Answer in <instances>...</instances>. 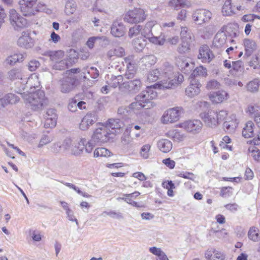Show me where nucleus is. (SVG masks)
Instances as JSON below:
<instances>
[{
	"mask_svg": "<svg viewBox=\"0 0 260 260\" xmlns=\"http://www.w3.org/2000/svg\"><path fill=\"white\" fill-rule=\"evenodd\" d=\"M178 176L180 177H182L185 179H189L192 181H194L195 179L194 175L191 172H181L179 173L178 175Z\"/></svg>",
	"mask_w": 260,
	"mask_h": 260,
	"instance_id": "obj_63",
	"label": "nucleus"
},
{
	"mask_svg": "<svg viewBox=\"0 0 260 260\" xmlns=\"http://www.w3.org/2000/svg\"><path fill=\"white\" fill-rule=\"evenodd\" d=\"M185 5V0H171L169 2V6L176 9L184 7Z\"/></svg>",
	"mask_w": 260,
	"mask_h": 260,
	"instance_id": "obj_56",
	"label": "nucleus"
},
{
	"mask_svg": "<svg viewBox=\"0 0 260 260\" xmlns=\"http://www.w3.org/2000/svg\"><path fill=\"white\" fill-rule=\"evenodd\" d=\"M93 141L94 140L92 139L88 141L86 140V144H85L84 149L86 153H90L92 152L94 147Z\"/></svg>",
	"mask_w": 260,
	"mask_h": 260,
	"instance_id": "obj_64",
	"label": "nucleus"
},
{
	"mask_svg": "<svg viewBox=\"0 0 260 260\" xmlns=\"http://www.w3.org/2000/svg\"><path fill=\"white\" fill-rule=\"evenodd\" d=\"M226 36L223 31L219 32L215 35L213 41V45L217 48L222 47L225 43Z\"/></svg>",
	"mask_w": 260,
	"mask_h": 260,
	"instance_id": "obj_32",
	"label": "nucleus"
},
{
	"mask_svg": "<svg viewBox=\"0 0 260 260\" xmlns=\"http://www.w3.org/2000/svg\"><path fill=\"white\" fill-rule=\"evenodd\" d=\"M141 28L142 27L140 25H135L130 28L128 31V36L132 38L137 36L141 32Z\"/></svg>",
	"mask_w": 260,
	"mask_h": 260,
	"instance_id": "obj_57",
	"label": "nucleus"
},
{
	"mask_svg": "<svg viewBox=\"0 0 260 260\" xmlns=\"http://www.w3.org/2000/svg\"><path fill=\"white\" fill-rule=\"evenodd\" d=\"M24 58V54L16 53L8 56L6 59V62L8 64L13 66L17 62H22Z\"/></svg>",
	"mask_w": 260,
	"mask_h": 260,
	"instance_id": "obj_35",
	"label": "nucleus"
},
{
	"mask_svg": "<svg viewBox=\"0 0 260 260\" xmlns=\"http://www.w3.org/2000/svg\"><path fill=\"white\" fill-rule=\"evenodd\" d=\"M214 55L209 47L204 45L200 47L199 50L198 58L203 63H209L214 58Z\"/></svg>",
	"mask_w": 260,
	"mask_h": 260,
	"instance_id": "obj_14",
	"label": "nucleus"
},
{
	"mask_svg": "<svg viewBox=\"0 0 260 260\" xmlns=\"http://www.w3.org/2000/svg\"><path fill=\"white\" fill-rule=\"evenodd\" d=\"M142 83L140 79L124 82L119 86V88L125 91L136 92L140 89Z\"/></svg>",
	"mask_w": 260,
	"mask_h": 260,
	"instance_id": "obj_17",
	"label": "nucleus"
},
{
	"mask_svg": "<svg viewBox=\"0 0 260 260\" xmlns=\"http://www.w3.org/2000/svg\"><path fill=\"white\" fill-rule=\"evenodd\" d=\"M103 42H105V44H107L108 43L109 40L108 38L105 36L92 37L88 39L86 44L89 48L92 49L93 48L94 44L99 43L100 45H103L102 44Z\"/></svg>",
	"mask_w": 260,
	"mask_h": 260,
	"instance_id": "obj_33",
	"label": "nucleus"
},
{
	"mask_svg": "<svg viewBox=\"0 0 260 260\" xmlns=\"http://www.w3.org/2000/svg\"><path fill=\"white\" fill-rule=\"evenodd\" d=\"M228 116L226 110H221L219 111L208 110L202 112L200 117L206 126L215 128L223 120L225 119Z\"/></svg>",
	"mask_w": 260,
	"mask_h": 260,
	"instance_id": "obj_4",
	"label": "nucleus"
},
{
	"mask_svg": "<svg viewBox=\"0 0 260 260\" xmlns=\"http://www.w3.org/2000/svg\"><path fill=\"white\" fill-rule=\"evenodd\" d=\"M98 120V115L95 111L88 112L82 119L79 127L82 131H86Z\"/></svg>",
	"mask_w": 260,
	"mask_h": 260,
	"instance_id": "obj_12",
	"label": "nucleus"
},
{
	"mask_svg": "<svg viewBox=\"0 0 260 260\" xmlns=\"http://www.w3.org/2000/svg\"><path fill=\"white\" fill-rule=\"evenodd\" d=\"M157 96V92L154 91L152 86L147 87L146 90L143 91L135 98L136 101L132 103L128 106L129 109L136 111L142 108L146 109H150L155 105L151 102Z\"/></svg>",
	"mask_w": 260,
	"mask_h": 260,
	"instance_id": "obj_2",
	"label": "nucleus"
},
{
	"mask_svg": "<svg viewBox=\"0 0 260 260\" xmlns=\"http://www.w3.org/2000/svg\"><path fill=\"white\" fill-rule=\"evenodd\" d=\"M259 86V81L258 79H255L249 82L246 87L247 90L251 92H255L258 91Z\"/></svg>",
	"mask_w": 260,
	"mask_h": 260,
	"instance_id": "obj_46",
	"label": "nucleus"
},
{
	"mask_svg": "<svg viewBox=\"0 0 260 260\" xmlns=\"http://www.w3.org/2000/svg\"><path fill=\"white\" fill-rule=\"evenodd\" d=\"M181 41V44L178 47V51L181 53H185L189 50L190 43L191 41Z\"/></svg>",
	"mask_w": 260,
	"mask_h": 260,
	"instance_id": "obj_55",
	"label": "nucleus"
},
{
	"mask_svg": "<svg viewBox=\"0 0 260 260\" xmlns=\"http://www.w3.org/2000/svg\"><path fill=\"white\" fill-rule=\"evenodd\" d=\"M239 123L236 116L234 114L231 115L223 123V127L225 131L229 133H233Z\"/></svg>",
	"mask_w": 260,
	"mask_h": 260,
	"instance_id": "obj_25",
	"label": "nucleus"
},
{
	"mask_svg": "<svg viewBox=\"0 0 260 260\" xmlns=\"http://www.w3.org/2000/svg\"><path fill=\"white\" fill-rule=\"evenodd\" d=\"M17 45L24 49H29L35 45L34 40L27 31H23L17 40Z\"/></svg>",
	"mask_w": 260,
	"mask_h": 260,
	"instance_id": "obj_16",
	"label": "nucleus"
},
{
	"mask_svg": "<svg viewBox=\"0 0 260 260\" xmlns=\"http://www.w3.org/2000/svg\"><path fill=\"white\" fill-rule=\"evenodd\" d=\"M7 76L8 78L11 80L20 79L22 81L23 79L21 70L18 68H14L10 70Z\"/></svg>",
	"mask_w": 260,
	"mask_h": 260,
	"instance_id": "obj_40",
	"label": "nucleus"
},
{
	"mask_svg": "<svg viewBox=\"0 0 260 260\" xmlns=\"http://www.w3.org/2000/svg\"><path fill=\"white\" fill-rule=\"evenodd\" d=\"M156 58L153 55H146L140 60V63L145 67H150L156 62Z\"/></svg>",
	"mask_w": 260,
	"mask_h": 260,
	"instance_id": "obj_39",
	"label": "nucleus"
},
{
	"mask_svg": "<svg viewBox=\"0 0 260 260\" xmlns=\"http://www.w3.org/2000/svg\"><path fill=\"white\" fill-rule=\"evenodd\" d=\"M135 56L134 55H129L124 58V63L126 64L127 72L129 74H126L128 76V78L131 77V75H133L135 72L136 69V62L134 59Z\"/></svg>",
	"mask_w": 260,
	"mask_h": 260,
	"instance_id": "obj_31",
	"label": "nucleus"
},
{
	"mask_svg": "<svg viewBox=\"0 0 260 260\" xmlns=\"http://www.w3.org/2000/svg\"><path fill=\"white\" fill-rule=\"evenodd\" d=\"M21 83L24 84L23 87V90L27 89L31 90L32 88H38L40 86L39 77L36 74H32L29 77L24 78Z\"/></svg>",
	"mask_w": 260,
	"mask_h": 260,
	"instance_id": "obj_20",
	"label": "nucleus"
},
{
	"mask_svg": "<svg viewBox=\"0 0 260 260\" xmlns=\"http://www.w3.org/2000/svg\"><path fill=\"white\" fill-rule=\"evenodd\" d=\"M57 115L55 110L48 109L44 115V127L45 128L54 127L56 124Z\"/></svg>",
	"mask_w": 260,
	"mask_h": 260,
	"instance_id": "obj_18",
	"label": "nucleus"
},
{
	"mask_svg": "<svg viewBox=\"0 0 260 260\" xmlns=\"http://www.w3.org/2000/svg\"><path fill=\"white\" fill-rule=\"evenodd\" d=\"M250 65L254 69L260 68V51H258L250 62Z\"/></svg>",
	"mask_w": 260,
	"mask_h": 260,
	"instance_id": "obj_51",
	"label": "nucleus"
},
{
	"mask_svg": "<svg viewBox=\"0 0 260 260\" xmlns=\"http://www.w3.org/2000/svg\"><path fill=\"white\" fill-rule=\"evenodd\" d=\"M151 148V145L149 144H146L144 145L140 149V156L143 159H147L148 158L150 155V149Z\"/></svg>",
	"mask_w": 260,
	"mask_h": 260,
	"instance_id": "obj_45",
	"label": "nucleus"
},
{
	"mask_svg": "<svg viewBox=\"0 0 260 260\" xmlns=\"http://www.w3.org/2000/svg\"><path fill=\"white\" fill-rule=\"evenodd\" d=\"M182 112L180 107L170 108L166 110L161 117V121L164 124L173 123L177 121Z\"/></svg>",
	"mask_w": 260,
	"mask_h": 260,
	"instance_id": "obj_7",
	"label": "nucleus"
},
{
	"mask_svg": "<svg viewBox=\"0 0 260 260\" xmlns=\"http://www.w3.org/2000/svg\"><path fill=\"white\" fill-rule=\"evenodd\" d=\"M147 17L146 11L141 8H134L129 10L125 15L124 20L130 24H136L143 22Z\"/></svg>",
	"mask_w": 260,
	"mask_h": 260,
	"instance_id": "obj_6",
	"label": "nucleus"
},
{
	"mask_svg": "<svg viewBox=\"0 0 260 260\" xmlns=\"http://www.w3.org/2000/svg\"><path fill=\"white\" fill-rule=\"evenodd\" d=\"M50 150L54 154H57L60 153L62 151L61 142H56L53 143L50 146Z\"/></svg>",
	"mask_w": 260,
	"mask_h": 260,
	"instance_id": "obj_53",
	"label": "nucleus"
},
{
	"mask_svg": "<svg viewBox=\"0 0 260 260\" xmlns=\"http://www.w3.org/2000/svg\"><path fill=\"white\" fill-rule=\"evenodd\" d=\"M125 33V27L124 24L118 20L114 21L111 26V34L115 37H121Z\"/></svg>",
	"mask_w": 260,
	"mask_h": 260,
	"instance_id": "obj_21",
	"label": "nucleus"
},
{
	"mask_svg": "<svg viewBox=\"0 0 260 260\" xmlns=\"http://www.w3.org/2000/svg\"><path fill=\"white\" fill-rule=\"evenodd\" d=\"M96 126L92 137L94 142H107L111 138H112V136L115 135L114 132L108 130L104 124L99 123L96 125Z\"/></svg>",
	"mask_w": 260,
	"mask_h": 260,
	"instance_id": "obj_5",
	"label": "nucleus"
},
{
	"mask_svg": "<svg viewBox=\"0 0 260 260\" xmlns=\"http://www.w3.org/2000/svg\"><path fill=\"white\" fill-rule=\"evenodd\" d=\"M77 6L74 0H67L66 2L64 12L67 15H70L76 11Z\"/></svg>",
	"mask_w": 260,
	"mask_h": 260,
	"instance_id": "obj_41",
	"label": "nucleus"
},
{
	"mask_svg": "<svg viewBox=\"0 0 260 260\" xmlns=\"http://www.w3.org/2000/svg\"><path fill=\"white\" fill-rule=\"evenodd\" d=\"M249 116L254 119L257 126L260 128V108L255 105H249L246 109Z\"/></svg>",
	"mask_w": 260,
	"mask_h": 260,
	"instance_id": "obj_23",
	"label": "nucleus"
},
{
	"mask_svg": "<svg viewBox=\"0 0 260 260\" xmlns=\"http://www.w3.org/2000/svg\"><path fill=\"white\" fill-rule=\"evenodd\" d=\"M93 155L95 157L99 156L108 157L111 156V152L105 148H98L94 151Z\"/></svg>",
	"mask_w": 260,
	"mask_h": 260,
	"instance_id": "obj_49",
	"label": "nucleus"
},
{
	"mask_svg": "<svg viewBox=\"0 0 260 260\" xmlns=\"http://www.w3.org/2000/svg\"><path fill=\"white\" fill-rule=\"evenodd\" d=\"M66 66V61L61 59L60 61H58L55 63L52 64V68L55 70H61L64 69Z\"/></svg>",
	"mask_w": 260,
	"mask_h": 260,
	"instance_id": "obj_61",
	"label": "nucleus"
},
{
	"mask_svg": "<svg viewBox=\"0 0 260 260\" xmlns=\"http://www.w3.org/2000/svg\"><path fill=\"white\" fill-rule=\"evenodd\" d=\"M160 75L161 73L158 69L152 70L147 74V80L149 82H155L157 80Z\"/></svg>",
	"mask_w": 260,
	"mask_h": 260,
	"instance_id": "obj_48",
	"label": "nucleus"
},
{
	"mask_svg": "<svg viewBox=\"0 0 260 260\" xmlns=\"http://www.w3.org/2000/svg\"><path fill=\"white\" fill-rule=\"evenodd\" d=\"M229 97L228 93L223 90L210 92L209 94V98L213 104L221 103L224 100H226Z\"/></svg>",
	"mask_w": 260,
	"mask_h": 260,
	"instance_id": "obj_22",
	"label": "nucleus"
},
{
	"mask_svg": "<svg viewBox=\"0 0 260 260\" xmlns=\"http://www.w3.org/2000/svg\"><path fill=\"white\" fill-rule=\"evenodd\" d=\"M72 144V141L70 138L65 139L62 142H61L62 151L70 150L71 151V147Z\"/></svg>",
	"mask_w": 260,
	"mask_h": 260,
	"instance_id": "obj_59",
	"label": "nucleus"
},
{
	"mask_svg": "<svg viewBox=\"0 0 260 260\" xmlns=\"http://www.w3.org/2000/svg\"><path fill=\"white\" fill-rule=\"evenodd\" d=\"M151 27L152 25L151 23H147L143 29H141V34L142 36L148 39L149 37H150L152 35L151 30Z\"/></svg>",
	"mask_w": 260,
	"mask_h": 260,
	"instance_id": "obj_52",
	"label": "nucleus"
},
{
	"mask_svg": "<svg viewBox=\"0 0 260 260\" xmlns=\"http://www.w3.org/2000/svg\"><path fill=\"white\" fill-rule=\"evenodd\" d=\"M220 86V83L215 80H211L209 81L206 85V88L207 89H218Z\"/></svg>",
	"mask_w": 260,
	"mask_h": 260,
	"instance_id": "obj_62",
	"label": "nucleus"
},
{
	"mask_svg": "<svg viewBox=\"0 0 260 260\" xmlns=\"http://www.w3.org/2000/svg\"><path fill=\"white\" fill-rule=\"evenodd\" d=\"M242 62L240 60L232 62V69L230 71V74L234 77H238V72L240 71Z\"/></svg>",
	"mask_w": 260,
	"mask_h": 260,
	"instance_id": "obj_47",
	"label": "nucleus"
},
{
	"mask_svg": "<svg viewBox=\"0 0 260 260\" xmlns=\"http://www.w3.org/2000/svg\"><path fill=\"white\" fill-rule=\"evenodd\" d=\"M43 55L50 58L52 61V65L58 61H60L64 56V52L62 51H47L44 53Z\"/></svg>",
	"mask_w": 260,
	"mask_h": 260,
	"instance_id": "obj_29",
	"label": "nucleus"
},
{
	"mask_svg": "<svg viewBox=\"0 0 260 260\" xmlns=\"http://www.w3.org/2000/svg\"><path fill=\"white\" fill-rule=\"evenodd\" d=\"M254 123L249 121L246 123L245 126L242 131V135L245 138H249L253 136L254 135Z\"/></svg>",
	"mask_w": 260,
	"mask_h": 260,
	"instance_id": "obj_36",
	"label": "nucleus"
},
{
	"mask_svg": "<svg viewBox=\"0 0 260 260\" xmlns=\"http://www.w3.org/2000/svg\"><path fill=\"white\" fill-rule=\"evenodd\" d=\"M150 252L156 256V260H169L166 253L160 248L156 247H150Z\"/></svg>",
	"mask_w": 260,
	"mask_h": 260,
	"instance_id": "obj_37",
	"label": "nucleus"
},
{
	"mask_svg": "<svg viewBox=\"0 0 260 260\" xmlns=\"http://www.w3.org/2000/svg\"><path fill=\"white\" fill-rule=\"evenodd\" d=\"M105 124L108 130L111 128V131H113L115 134L116 129H120L123 125V123L118 119H110Z\"/></svg>",
	"mask_w": 260,
	"mask_h": 260,
	"instance_id": "obj_34",
	"label": "nucleus"
},
{
	"mask_svg": "<svg viewBox=\"0 0 260 260\" xmlns=\"http://www.w3.org/2000/svg\"><path fill=\"white\" fill-rule=\"evenodd\" d=\"M85 144H86L85 138H81L78 142L73 143L71 147V154L75 156L81 155L84 150Z\"/></svg>",
	"mask_w": 260,
	"mask_h": 260,
	"instance_id": "obj_27",
	"label": "nucleus"
},
{
	"mask_svg": "<svg viewBox=\"0 0 260 260\" xmlns=\"http://www.w3.org/2000/svg\"><path fill=\"white\" fill-rule=\"evenodd\" d=\"M207 75V70L203 66H199L196 68L192 72L190 76V78H194L197 76L206 77Z\"/></svg>",
	"mask_w": 260,
	"mask_h": 260,
	"instance_id": "obj_43",
	"label": "nucleus"
},
{
	"mask_svg": "<svg viewBox=\"0 0 260 260\" xmlns=\"http://www.w3.org/2000/svg\"><path fill=\"white\" fill-rule=\"evenodd\" d=\"M37 0H20L19 10L25 16L34 15L35 5Z\"/></svg>",
	"mask_w": 260,
	"mask_h": 260,
	"instance_id": "obj_11",
	"label": "nucleus"
},
{
	"mask_svg": "<svg viewBox=\"0 0 260 260\" xmlns=\"http://www.w3.org/2000/svg\"><path fill=\"white\" fill-rule=\"evenodd\" d=\"M166 135L177 141H182L185 137V135L178 129H171L167 133Z\"/></svg>",
	"mask_w": 260,
	"mask_h": 260,
	"instance_id": "obj_38",
	"label": "nucleus"
},
{
	"mask_svg": "<svg viewBox=\"0 0 260 260\" xmlns=\"http://www.w3.org/2000/svg\"><path fill=\"white\" fill-rule=\"evenodd\" d=\"M9 19L11 24L16 30L23 28L27 24V20L19 15L14 9L10 10Z\"/></svg>",
	"mask_w": 260,
	"mask_h": 260,
	"instance_id": "obj_8",
	"label": "nucleus"
},
{
	"mask_svg": "<svg viewBox=\"0 0 260 260\" xmlns=\"http://www.w3.org/2000/svg\"><path fill=\"white\" fill-rule=\"evenodd\" d=\"M133 44L135 49L138 51H142L145 46L144 41L139 39L135 40L134 41Z\"/></svg>",
	"mask_w": 260,
	"mask_h": 260,
	"instance_id": "obj_58",
	"label": "nucleus"
},
{
	"mask_svg": "<svg viewBox=\"0 0 260 260\" xmlns=\"http://www.w3.org/2000/svg\"><path fill=\"white\" fill-rule=\"evenodd\" d=\"M0 91V97L2 95ZM19 98L13 93H8L3 98H0V104L2 107H5L8 104H13L19 101Z\"/></svg>",
	"mask_w": 260,
	"mask_h": 260,
	"instance_id": "obj_28",
	"label": "nucleus"
},
{
	"mask_svg": "<svg viewBox=\"0 0 260 260\" xmlns=\"http://www.w3.org/2000/svg\"><path fill=\"white\" fill-rule=\"evenodd\" d=\"M53 140L52 138L48 135H44L42 136L39 143L38 145V148H42L44 146L50 143Z\"/></svg>",
	"mask_w": 260,
	"mask_h": 260,
	"instance_id": "obj_54",
	"label": "nucleus"
},
{
	"mask_svg": "<svg viewBox=\"0 0 260 260\" xmlns=\"http://www.w3.org/2000/svg\"><path fill=\"white\" fill-rule=\"evenodd\" d=\"M201 84L195 78H190L189 86L185 89L186 95L190 98L198 95L201 92Z\"/></svg>",
	"mask_w": 260,
	"mask_h": 260,
	"instance_id": "obj_15",
	"label": "nucleus"
},
{
	"mask_svg": "<svg viewBox=\"0 0 260 260\" xmlns=\"http://www.w3.org/2000/svg\"><path fill=\"white\" fill-rule=\"evenodd\" d=\"M140 194V193L139 191H135L132 193L124 194L125 197L120 198L118 199L122 200L127 203L131 204V202L133 201L132 199L133 198V195H135L136 197H138Z\"/></svg>",
	"mask_w": 260,
	"mask_h": 260,
	"instance_id": "obj_60",
	"label": "nucleus"
},
{
	"mask_svg": "<svg viewBox=\"0 0 260 260\" xmlns=\"http://www.w3.org/2000/svg\"><path fill=\"white\" fill-rule=\"evenodd\" d=\"M191 33L186 27H181L180 36L181 41H191Z\"/></svg>",
	"mask_w": 260,
	"mask_h": 260,
	"instance_id": "obj_50",
	"label": "nucleus"
},
{
	"mask_svg": "<svg viewBox=\"0 0 260 260\" xmlns=\"http://www.w3.org/2000/svg\"><path fill=\"white\" fill-rule=\"evenodd\" d=\"M26 105L34 111H41L48 104V100L45 97V93L41 90L34 92L26 91L23 93L20 92Z\"/></svg>",
	"mask_w": 260,
	"mask_h": 260,
	"instance_id": "obj_3",
	"label": "nucleus"
},
{
	"mask_svg": "<svg viewBox=\"0 0 260 260\" xmlns=\"http://www.w3.org/2000/svg\"><path fill=\"white\" fill-rule=\"evenodd\" d=\"M150 42L159 46H162L164 45L166 42V39L165 38V35L161 34L158 37H154L153 35L151 36L150 37H149L148 39Z\"/></svg>",
	"mask_w": 260,
	"mask_h": 260,
	"instance_id": "obj_42",
	"label": "nucleus"
},
{
	"mask_svg": "<svg viewBox=\"0 0 260 260\" xmlns=\"http://www.w3.org/2000/svg\"><path fill=\"white\" fill-rule=\"evenodd\" d=\"M179 126L187 132L198 133L201 131L203 124L199 120H187L179 124Z\"/></svg>",
	"mask_w": 260,
	"mask_h": 260,
	"instance_id": "obj_13",
	"label": "nucleus"
},
{
	"mask_svg": "<svg viewBox=\"0 0 260 260\" xmlns=\"http://www.w3.org/2000/svg\"><path fill=\"white\" fill-rule=\"evenodd\" d=\"M161 70L162 76L166 79L151 85L154 90L172 88L180 84L184 80L183 76L178 73H174L173 67L168 63L164 64Z\"/></svg>",
	"mask_w": 260,
	"mask_h": 260,
	"instance_id": "obj_1",
	"label": "nucleus"
},
{
	"mask_svg": "<svg viewBox=\"0 0 260 260\" xmlns=\"http://www.w3.org/2000/svg\"><path fill=\"white\" fill-rule=\"evenodd\" d=\"M243 45L244 47V56L247 57L250 56L256 50L257 47L255 41L250 39H244Z\"/></svg>",
	"mask_w": 260,
	"mask_h": 260,
	"instance_id": "obj_26",
	"label": "nucleus"
},
{
	"mask_svg": "<svg viewBox=\"0 0 260 260\" xmlns=\"http://www.w3.org/2000/svg\"><path fill=\"white\" fill-rule=\"evenodd\" d=\"M205 257L207 260H225V255L215 249L210 248L205 251Z\"/></svg>",
	"mask_w": 260,
	"mask_h": 260,
	"instance_id": "obj_24",
	"label": "nucleus"
},
{
	"mask_svg": "<svg viewBox=\"0 0 260 260\" xmlns=\"http://www.w3.org/2000/svg\"><path fill=\"white\" fill-rule=\"evenodd\" d=\"M157 147L161 152L168 153L172 150L173 144L170 140L167 139H161L157 141Z\"/></svg>",
	"mask_w": 260,
	"mask_h": 260,
	"instance_id": "obj_30",
	"label": "nucleus"
},
{
	"mask_svg": "<svg viewBox=\"0 0 260 260\" xmlns=\"http://www.w3.org/2000/svg\"><path fill=\"white\" fill-rule=\"evenodd\" d=\"M241 10V6L235 5L232 3L231 0H226L222 6V13L224 16H232L236 13V10Z\"/></svg>",
	"mask_w": 260,
	"mask_h": 260,
	"instance_id": "obj_19",
	"label": "nucleus"
},
{
	"mask_svg": "<svg viewBox=\"0 0 260 260\" xmlns=\"http://www.w3.org/2000/svg\"><path fill=\"white\" fill-rule=\"evenodd\" d=\"M248 236L251 240L258 241L260 239L258 229L254 226L251 227L249 230Z\"/></svg>",
	"mask_w": 260,
	"mask_h": 260,
	"instance_id": "obj_44",
	"label": "nucleus"
},
{
	"mask_svg": "<svg viewBox=\"0 0 260 260\" xmlns=\"http://www.w3.org/2000/svg\"><path fill=\"white\" fill-rule=\"evenodd\" d=\"M212 16L211 12L206 9L197 10L193 12L192 15L193 20L198 25L208 22Z\"/></svg>",
	"mask_w": 260,
	"mask_h": 260,
	"instance_id": "obj_9",
	"label": "nucleus"
},
{
	"mask_svg": "<svg viewBox=\"0 0 260 260\" xmlns=\"http://www.w3.org/2000/svg\"><path fill=\"white\" fill-rule=\"evenodd\" d=\"M77 78L75 75H63L60 80V90L63 93H68L72 91L75 85Z\"/></svg>",
	"mask_w": 260,
	"mask_h": 260,
	"instance_id": "obj_10",
	"label": "nucleus"
}]
</instances>
